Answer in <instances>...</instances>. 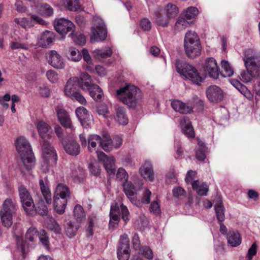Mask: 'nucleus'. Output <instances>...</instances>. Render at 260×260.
I'll return each mask as SVG.
<instances>
[{"instance_id":"1","label":"nucleus","mask_w":260,"mask_h":260,"mask_svg":"<svg viewBox=\"0 0 260 260\" xmlns=\"http://www.w3.org/2000/svg\"><path fill=\"white\" fill-rule=\"evenodd\" d=\"M117 99L128 108L135 109L140 104L143 97L142 91L131 84H126L116 92Z\"/></svg>"},{"instance_id":"2","label":"nucleus","mask_w":260,"mask_h":260,"mask_svg":"<svg viewBox=\"0 0 260 260\" xmlns=\"http://www.w3.org/2000/svg\"><path fill=\"white\" fill-rule=\"evenodd\" d=\"M16 148L25 168L29 171L35 166V158L28 141L23 137H18L15 142Z\"/></svg>"},{"instance_id":"3","label":"nucleus","mask_w":260,"mask_h":260,"mask_svg":"<svg viewBox=\"0 0 260 260\" xmlns=\"http://www.w3.org/2000/svg\"><path fill=\"white\" fill-rule=\"evenodd\" d=\"M102 138L97 135H91L88 138V150L90 152L95 151L97 154L99 160L102 161L105 169L109 175L113 176L114 159L113 157H108L103 152L99 151L97 148V144L101 146Z\"/></svg>"},{"instance_id":"4","label":"nucleus","mask_w":260,"mask_h":260,"mask_svg":"<svg viewBox=\"0 0 260 260\" xmlns=\"http://www.w3.org/2000/svg\"><path fill=\"white\" fill-rule=\"evenodd\" d=\"M41 143L42 149L41 169L43 172H47L49 170L51 166L56 164L57 155L54 147L48 141H43Z\"/></svg>"},{"instance_id":"5","label":"nucleus","mask_w":260,"mask_h":260,"mask_svg":"<svg viewBox=\"0 0 260 260\" xmlns=\"http://www.w3.org/2000/svg\"><path fill=\"white\" fill-rule=\"evenodd\" d=\"M175 66L178 73L193 84L200 85L203 81V78L200 76L198 70L192 65L186 62L178 60L176 61Z\"/></svg>"},{"instance_id":"6","label":"nucleus","mask_w":260,"mask_h":260,"mask_svg":"<svg viewBox=\"0 0 260 260\" xmlns=\"http://www.w3.org/2000/svg\"><path fill=\"white\" fill-rule=\"evenodd\" d=\"M184 46L185 53L189 58H195L201 54L200 39L194 31H189L186 34Z\"/></svg>"},{"instance_id":"7","label":"nucleus","mask_w":260,"mask_h":260,"mask_svg":"<svg viewBox=\"0 0 260 260\" xmlns=\"http://www.w3.org/2000/svg\"><path fill=\"white\" fill-rule=\"evenodd\" d=\"M17 210L16 203L11 199H7L3 204L0 211V217L2 224L6 227H10L13 223V217Z\"/></svg>"},{"instance_id":"8","label":"nucleus","mask_w":260,"mask_h":260,"mask_svg":"<svg viewBox=\"0 0 260 260\" xmlns=\"http://www.w3.org/2000/svg\"><path fill=\"white\" fill-rule=\"evenodd\" d=\"M18 191L20 202L26 213L29 215H35L36 207L29 190L23 185H20Z\"/></svg>"},{"instance_id":"9","label":"nucleus","mask_w":260,"mask_h":260,"mask_svg":"<svg viewBox=\"0 0 260 260\" xmlns=\"http://www.w3.org/2000/svg\"><path fill=\"white\" fill-rule=\"evenodd\" d=\"M79 82L78 78H70L67 82L64 88V94L71 98L76 100L82 105H85L86 101L84 97L79 92Z\"/></svg>"},{"instance_id":"10","label":"nucleus","mask_w":260,"mask_h":260,"mask_svg":"<svg viewBox=\"0 0 260 260\" xmlns=\"http://www.w3.org/2000/svg\"><path fill=\"white\" fill-rule=\"evenodd\" d=\"M91 30V41L99 42L105 40L107 36V29L103 20L99 16L93 17Z\"/></svg>"},{"instance_id":"11","label":"nucleus","mask_w":260,"mask_h":260,"mask_svg":"<svg viewBox=\"0 0 260 260\" xmlns=\"http://www.w3.org/2000/svg\"><path fill=\"white\" fill-rule=\"evenodd\" d=\"M243 60L247 71L256 78L258 77L259 75L260 61L252 54L250 50L245 51Z\"/></svg>"},{"instance_id":"12","label":"nucleus","mask_w":260,"mask_h":260,"mask_svg":"<svg viewBox=\"0 0 260 260\" xmlns=\"http://www.w3.org/2000/svg\"><path fill=\"white\" fill-rule=\"evenodd\" d=\"M14 21L19 27L25 30L35 26L36 24L43 26H46L48 24V23L41 17L31 14H29L28 17L15 18Z\"/></svg>"},{"instance_id":"13","label":"nucleus","mask_w":260,"mask_h":260,"mask_svg":"<svg viewBox=\"0 0 260 260\" xmlns=\"http://www.w3.org/2000/svg\"><path fill=\"white\" fill-rule=\"evenodd\" d=\"M54 27L56 31L62 36L66 35L70 31H73L75 28L73 23L64 18L55 20L54 22Z\"/></svg>"},{"instance_id":"14","label":"nucleus","mask_w":260,"mask_h":260,"mask_svg":"<svg viewBox=\"0 0 260 260\" xmlns=\"http://www.w3.org/2000/svg\"><path fill=\"white\" fill-rule=\"evenodd\" d=\"M48 63L56 69H63L66 66L64 59L55 50H51L47 54Z\"/></svg>"},{"instance_id":"15","label":"nucleus","mask_w":260,"mask_h":260,"mask_svg":"<svg viewBox=\"0 0 260 260\" xmlns=\"http://www.w3.org/2000/svg\"><path fill=\"white\" fill-rule=\"evenodd\" d=\"M35 125L38 134L41 138V143L44 141H47V139L51 137L53 134L52 130L47 122L43 120H39L36 122Z\"/></svg>"},{"instance_id":"16","label":"nucleus","mask_w":260,"mask_h":260,"mask_svg":"<svg viewBox=\"0 0 260 260\" xmlns=\"http://www.w3.org/2000/svg\"><path fill=\"white\" fill-rule=\"evenodd\" d=\"M206 95L208 100L213 103H218L223 99V93L221 89L216 85H211L206 89Z\"/></svg>"},{"instance_id":"17","label":"nucleus","mask_w":260,"mask_h":260,"mask_svg":"<svg viewBox=\"0 0 260 260\" xmlns=\"http://www.w3.org/2000/svg\"><path fill=\"white\" fill-rule=\"evenodd\" d=\"M76 114L82 125L85 128L91 124L92 118L88 111L83 107H79L76 110Z\"/></svg>"},{"instance_id":"18","label":"nucleus","mask_w":260,"mask_h":260,"mask_svg":"<svg viewBox=\"0 0 260 260\" xmlns=\"http://www.w3.org/2000/svg\"><path fill=\"white\" fill-rule=\"evenodd\" d=\"M204 69L206 72H208L210 77L213 79H217L219 75V69L215 59L212 57L207 59Z\"/></svg>"},{"instance_id":"19","label":"nucleus","mask_w":260,"mask_h":260,"mask_svg":"<svg viewBox=\"0 0 260 260\" xmlns=\"http://www.w3.org/2000/svg\"><path fill=\"white\" fill-rule=\"evenodd\" d=\"M54 39V33L51 31L46 30L40 34L38 44L40 47L47 48L53 43Z\"/></svg>"},{"instance_id":"20","label":"nucleus","mask_w":260,"mask_h":260,"mask_svg":"<svg viewBox=\"0 0 260 260\" xmlns=\"http://www.w3.org/2000/svg\"><path fill=\"white\" fill-rule=\"evenodd\" d=\"M141 175L146 180L152 182L154 179V173L150 162L146 161L140 168Z\"/></svg>"},{"instance_id":"21","label":"nucleus","mask_w":260,"mask_h":260,"mask_svg":"<svg viewBox=\"0 0 260 260\" xmlns=\"http://www.w3.org/2000/svg\"><path fill=\"white\" fill-rule=\"evenodd\" d=\"M123 186V190L130 201L134 203L136 201L135 194H136L137 190L140 189L143 183H141L139 185V187L135 186L131 182H125L122 184Z\"/></svg>"},{"instance_id":"22","label":"nucleus","mask_w":260,"mask_h":260,"mask_svg":"<svg viewBox=\"0 0 260 260\" xmlns=\"http://www.w3.org/2000/svg\"><path fill=\"white\" fill-rule=\"evenodd\" d=\"M55 110L61 124L66 128H71V120L67 112L60 106H57Z\"/></svg>"},{"instance_id":"23","label":"nucleus","mask_w":260,"mask_h":260,"mask_svg":"<svg viewBox=\"0 0 260 260\" xmlns=\"http://www.w3.org/2000/svg\"><path fill=\"white\" fill-rule=\"evenodd\" d=\"M66 152L71 155L76 156L80 151V147L75 141L71 140L69 142L65 141L62 144Z\"/></svg>"},{"instance_id":"24","label":"nucleus","mask_w":260,"mask_h":260,"mask_svg":"<svg viewBox=\"0 0 260 260\" xmlns=\"http://www.w3.org/2000/svg\"><path fill=\"white\" fill-rule=\"evenodd\" d=\"M171 105L175 111L182 114L190 113L192 111V107L186 105L180 101H174Z\"/></svg>"},{"instance_id":"25","label":"nucleus","mask_w":260,"mask_h":260,"mask_svg":"<svg viewBox=\"0 0 260 260\" xmlns=\"http://www.w3.org/2000/svg\"><path fill=\"white\" fill-rule=\"evenodd\" d=\"M70 194L69 187L64 184L60 183L56 186L54 197L68 200V198L70 197Z\"/></svg>"},{"instance_id":"26","label":"nucleus","mask_w":260,"mask_h":260,"mask_svg":"<svg viewBox=\"0 0 260 260\" xmlns=\"http://www.w3.org/2000/svg\"><path fill=\"white\" fill-rule=\"evenodd\" d=\"M39 186L46 203L50 204L52 202L51 193L48 187L47 182H45L43 179H40Z\"/></svg>"},{"instance_id":"27","label":"nucleus","mask_w":260,"mask_h":260,"mask_svg":"<svg viewBox=\"0 0 260 260\" xmlns=\"http://www.w3.org/2000/svg\"><path fill=\"white\" fill-rule=\"evenodd\" d=\"M180 125L183 129L184 133L188 137H194V132L192 126L190 124L187 117H183L180 119Z\"/></svg>"},{"instance_id":"28","label":"nucleus","mask_w":260,"mask_h":260,"mask_svg":"<svg viewBox=\"0 0 260 260\" xmlns=\"http://www.w3.org/2000/svg\"><path fill=\"white\" fill-rule=\"evenodd\" d=\"M192 187L193 190H196L198 194L200 196H206L209 190L208 185L199 180L194 181L192 183Z\"/></svg>"},{"instance_id":"29","label":"nucleus","mask_w":260,"mask_h":260,"mask_svg":"<svg viewBox=\"0 0 260 260\" xmlns=\"http://www.w3.org/2000/svg\"><path fill=\"white\" fill-rule=\"evenodd\" d=\"M113 51L111 48L96 49L92 52V56L95 59L106 58L111 56Z\"/></svg>"},{"instance_id":"30","label":"nucleus","mask_w":260,"mask_h":260,"mask_svg":"<svg viewBox=\"0 0 260 260\" xmlns=\"http://www.w3.org/2000/svg\"><path fill=\"white\" fill-rule=\"evenodd\" d=\"M54 210L59 214H62L64 212L68 200L62 199L58 197H53Z\"/></svg>"},{"instance_id":"31","label":"nucleus","mask_w":260,"mask_h":260,"mask_svg":"<svg viewBox=\"0 0 260 260\" xmlns=\"http://www.w3.org/2000/svg\"><path fill=\"white\" fill-rule=\"evenodd\" d=\"M226 238L228 242L233 247H236L241 243V238L237 232L230 231L228 234Z\"/></svg>"},{"instance_id":"32","label":"nucleus","mask_w":260,"mask_h":260,"mask_svg":"<svg viewBox=\"0 0 260 260\" xmlns=\"http://www.w3.org/2000/svg\"><path fill=\"white\" fill-rule=\"evenodd\" d=\"M87 90L89 92L90 95L95 101L100 102L102 100L104 94L102 89L99 86L95 85Z\"/></svg>"},{"instance_id":"33","label":"nucleus","mask_w":260,"mask_h":260,"mask_svg":"<svg viewBox=\"0 0 260 260\" xmlns=\"http://www.w3.org/2000/svg\"><path fill=\"white\" fill-rule=\"evenodd\" d=\"M218 200L214 205L215 211L217 220L219 222H222L225 218L224 208L220 199Z\"/></svg>"},{"instance_id":"34","label":"nucleus","mask_w":260,"mask_h":260,"mask_svg":"<svg viewBox=\"0 0 260 260\" xmlns=\"http://www.w3.org/2000/svg\"><path fill=\"white\" fill-rule=\"evenodd\" d=\"M116 116L120 124H127L128 119L126 114V110L123 107H119L116 109Z\"/></svg>"},{"instance_id":"35","label":"nucleus","mask_w":260,"mask_h":260,"mask_svg":"<svg viewBox=\"0 0 260 260\" xmlns=\"http://www.w3.org/2000/svg\"><path fill=\"white\" fill-rule=\"evenodd\" d=\"M67 56L69 60L75 62L79 61L82 58L80 52L77 49L74 47L69 48Z\"/></svg>"},{"instance_id":"36","label":"nucleus","mask_w":260,"mask_h":260,"mask_svg":"<svg viewBox=\"0 0 260 260\" xmlns=\"http://www.w3.org/2000/svg\"><path fill=\"white\" fill-rule=\"evenodd\" d=\"M100 147L107 152L112 150L113 147V142L108 134H106L103 136Z\"/></svg>"},{"instance_id":"37","label":"nucleus","mask_w":260,"mask_h":260,"mask_svg":"<svg viewBox=\"0 0 260 260\" xmlns=\"http://www.w3.org/2000/svg\"><path fill=\"white\" fill-rule=\"evenodd\" d=\"M221 66L222 70L221 72V75L223 77H231L234 75V70L228 61L224 60H222L221 62Z\"/></svg>"},{"instance_id":"38","label":"nucleus","mask_w":260,"mask_h":260,"mask_svg":"<svg viewBox=\"0 0 260 260\" xmlns=\"http://www.w3.org/2000/svg\"><path fill=\"white\" fill-rule=\"evenodd\" d=\"M38 12L41 15L49 17L53 13V10L51 7L47 4H41L37 6Z\"/></svg>"},{"instance_id":"39","label":"nucleus","mask_w":260,"mask_h":260,"mask_svg":"<svg viewBox=\"0 0 260 260\" xmlns=\"http://www.w3.org/2000/svg\"><path fill=\"white\" fill-rule=\"evenodd\" d=\"M79 229V226L74 225L71 221L67 223L64 226L66 234L70 238L74 237Z\"/></svg>"},{"instance_id":"40","label":"nucleus","mask_w":260,"mask_h":260,"mask_svg":"<svg viewBox=\"0 0 260 260\" xmlns=\"http://www.w3.org/2000/svg\"><path fill=\"white\" fill-rule=\"evenodd\" d=\"M82 82L81 83V87L83 89H88L91 87V86L95 85L92 83V81L91 77L87 73L83 74L81 77Z\"/></svg>"},{"instance_id":"41","label":"nucleus","mask_w":260,"mask_h":260,"mask_svg":"<svg viewBox=\"0 0 260 260\" xmlns=\"http://www.w3.org/2000/svg\"><path fill=\"white\" fill-rule=\"evenodd\" d=\"M199 13L198 9L194 7H188L184 12V16L186 20L194 19Z\"/></svg>"},{"instance_id":"42","label":"nucleus","mask_w":260,"mask_h":260,"mask_svg":"<svg viewBox=\"0 0 260 260\" xmlns=\"http://www.w3.org/2000/svg\"><path fill=\"white\" fill-rule=\"evenodd\" d=\"M166 16L169 19L175 17L178 12V9L177 6L172 4H169L166 7Z\"/></svg>"},{"instance_id":"43","label":"nucleus","mask_w":260,"mask_h":260,"mask_svg":"<svg viewBox=\"0 0 260 260\" xmlns=\"http://www.w3.org/2000/svg\"><path fill=\"white\" fill-rule=\"evenodd\" d=\"M117 209H118L120 211L122 218L126 223L129 220V212L128 209L123 204L120 205V208H119L117 204H115V212L116 211Z\"/></svg>"},{"instance_id":"44","label":"nucleus","mask_w":260,"mask_h":260,"mask_svg":"<svg viewBox=\"0 0 260 260\" xmlns=\"http://www.w3.org/2000/svg\"><path fill=\"white\" fill-rule=\"evenodd\" d=\"M156 22L157 24L162 27H167L169 24V19L165 14L161 13H156Z\"/></svg>"},{"instance_id":"45","label":"nucleus","mask_w":260,"mask_h":260,"mask_svg":"<svg viewBox=\"0 0 260 260\" xmlns=\"http://www.w3.org/2000/svg\"><path fill=\"white\" fill-rule=\"evenodd\" d=\"M66 8L71 11H76L81 8L79 0H67Z\"/></svg>"},{"instance_id":"46","label":"nucleus","mask_w":260,"mask_h":260,"mask_svg":"<svg viewBox=\"0 0 260 260\" xmlns=\"http://www.w3.org/2000/svg\"><path fill=\"white\" fill-rule=\"evenodd\" d=\"M74 215L78 221H81L85 218V214L81 206L79 205L75 206L74 210Z\"/></svg>"},{"instance_id":"47","label":"nucleus","mask_w":260,"mask_h":260,"mask_svg":"<svg viewBox=\"0 0 260 260\" xmlns=\"http://www.w3.org/2000/svg\"><path fill=\"white\" fill-rule=\"evenodd\" d=\"M128 175L125 169L120 168L118 169L116 173V179L117 181H120L122 185L127 180Z\"/></svg>"},{"instance_id":"48","label":"nucleus","mask_w":260,"mask_h":260,"mask_svg":"<svg viewBox=\"0 0 260 260\" xmlns=\"http://www.w3.org/2000/svg\"><path fill=\"white\" fill-rule=\"evenodd\" d=\"M189 25H190V24L185 18L179 17L175 23V28L178 31H180L187 27Z\"/></svg>"},{"instance_id":"49","label":"nucleus","mask_w":260,"mask_h":260,"mask_svg":"<svg viewBox=\"0 0 260 260\" xmlns=\"http://www.w3.org/2000/svg\"><path fill=\"white\" fill-rule=\"evenodd\" d=\"M129 248H118L117 257L119 260H128L129 257Z\"/></svg>"},{"instance_id":"50","label":"nucleus","mask_w":260,"mask_h":260,"mask_svg":"<svg viewBox=\"0 0 260 260\" xmlns=\"http://www.w3.org/2000/svg\"><path fill=\"white\" fill-rule=\"evenodd\" d=\"M70 36L71 37L72 39L77 44L82 45L85 44L86 43L85 37L83 34H74L73 33H71L70 35Z\"/></svg>"},{"instance_id":"51","label":"nucleus","mask_w":260,"mask_h":260,"mask_svg":"<svg viewBox=\"0 0 260 260\" xmlns=\"http://www.w3.org/2000/svg\"><path fill=\"white\" fill-rule=\"evenodd\" d=\"M38 233L35 227H30L26 232L25 238L26 239L33 241L38 237Z\"/></svg>"},{"instance_id":"52","label":"nucleus","mask_w":260,"mask_h":260,"mask_svg":"<svg viewBox=\"0 0 260 260\" xmlns=\"http://www.w3.org/2000/svg\"><path fill=\"white\" fill-rule=\"evenodd\" d=\"M47 228L56 234L60 233L61 231L59 224L55 220L52 218L47 223Z\"/></svg>"},{"instance_id":"53","label":"nucleus","mask_w":260,"mask_h":260,"mask_svg":"<svg viewBox=\"0 0 260 260\" xmlns=\"http://www.w3.org/2000/svg\"><path fill=\"white\" fill-rule=\"evenodd\" d=\"M231 83L241 93L245 95L246 92L247 91V89L246 86L242 84L238 80L233 79L231 80Z\"/></svg>"},{"instance_id":"54","label":"nucleus","mask_w":260,"mask_h":260,"mask_svg":"<svg viewBox=\"0 0 260 260\" xmlns=\"http://www.w3.org/2000/svg\"><path fill=\"white\" fill-rule=\"evenodd\" d=\"M38 236L39 237L40 241L42 244L48 248L49 246V241L47 233L44 230H41L39 233H38Z\"/></svg>"},{"instance_id":"55","label":"nucleus","mask_w":260,"mask_h":260,"mask_svg":"<svg viewBox=\"0 0 260 260\" xmlns=\"http://www.w3.org/2000/svg\"><path fill=\"white\" fill-rule=\"evenodd\" d=\"M256 78L254 76L251 75L248 71H244L241 72L240 79L244 83H247L251 81L252 78Z\"/></svg>"},{"instance_id":"56","label":"nucleus","mask_w":260,"mask_h":260,"mask_svg":"<svg viewBox=\"0 0 260 260\" xmlns=\"http://www.w3.org/2000/svg\"><path fill=\"white\" fill-rule=\"evenodd\" d=\"M46 77L51 83H56L58 80L57 73L52 70H48L46 72Z\"/></svg>"},{"instance_id":"57","label":"nucleus","mask_w":260,"mask_h":260,"mask_svg":"<svg viewBox=\"0 0 260 260\" xmlns=\"http://www.w3.org/2000/svg\"><path fill=\"white\" fill-rule=\"evenodd\" d=\"M97 112L99 115H102L106 118L109 117V112L107 106L106 105H101L99 106L97 108Z\"/></svg>"},{"instance_id":"58","label":"nucleus","mask_w":260,"mask_h":260,"mask_svg":"<svg viewBox=\"0 0 260 260\" xmlns=\"http://www.w3.org/2000/svg\"><path fill=\"white\" fill-rule=\"evenodd\" d=\"M151 194V191L149 189L147 188L145 189L143 192L141 199L142 202L146 204H149L150 203V197Z\"/></svg>"},{"instance_id":"59","label":"nucleus","mask_w":260,"mask_h":260,"mask_svg":"<svg viewBox=\"0 0 260 260\" xmlns=\"http://www.w3.org/2000/svg\"><path fill=\"white\" fill-rule=\"evenodd\" d=\"M38 212L42 215H46L48 213V208L43 201L39 202L38 209L36 208V213Z\"/></svg>"},{"instance_id":"60","label":"nucleus","mask_w":260,"mask_h":260,"mask_svg":"<svg viewBox=\"0 0 260 260\" xmlns=\"http://www.w3.org/2000/svg\"><path fill=\"white\" fill-rule=\"evenodd\" d=\"M149 210L151 213L155 215H159L160 213V209L158 202L156 201L152 202L149 208Z\"/></svg>"},{"instance_id":"61","label":"nucleus","mask_w":260,"mask_h":260,"mask_svg":"<svg viewBox=\"0 0 260 260\" xmlns=\"http://www.w3.org/2000/svg\"><path fill=\"white\" fill-rule=\"evenodd\" d=\"M120 246L118 248H128L129 247V240L127 235L123 234L120 236Z\"/></svg>"},{"instance_id":"62","label":"nucleus","mask_w":260,"mask_h":260,"mask_svg":"<svg viewBox=\"0 0 260 260\" xmlns=\"http://www.w3.org/2000/svg\"><path fill=\"white\" fill-rule=\"evenodd\" d=\"M10 46L11 49L13 50L18 49L27 50L28 49V47L26 45L17 42H12L10 43Z\"/></svg>"},{"instance_id":"63","label":"nucleus","mask_w":260,"mask_h":260,"mask_svg":"<svg viewBox=\"0 0 260 260\" xmlns=\"http://www.w3.org/2000/svg\"><path fill=\"white\" fill-rule=\"evenodd\" d=\"M197 174V173L194 171L192 170H189L187 172L185 178V181L187 184L191 183L192 184V183L193 180L194 179L196 175Z\"/></svg>"},{"instance_id":"64","label":"nucleus","mask_w":260,"mask_h":260,"mask_svg":"<svg viewBox=\"0 0 260 260\" xmlns=\"http://www.w3.org/2000/svg\"><path fill=\"white\" fill-rule=\"evenodd\" d=\"M140 26L144 30H149L151 28V23L148 19L144 18L141 21Z\"/></svg>"}]
</instances>
